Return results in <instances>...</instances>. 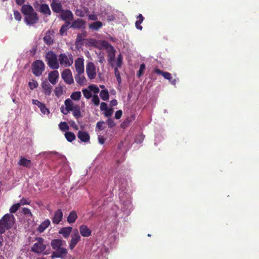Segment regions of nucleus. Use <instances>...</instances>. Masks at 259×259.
<instances>
[{
	"instance_id": "obj_25",
	"label": "nucleus",
	"mask_w": 259,
	"mask_h": 259,
	"mask_svg": "<svg viewBox=\"0 0 259 259\" xmlns=\"http://www.w3.org/2000/svg\"><path fill=\"white\" fill-rule=\"evenodd\" d=\"M102 26L103 23L101 21H99L93 22L89 25L90 29L96 31L99 30Z\"/></svg>"
},
{
	"instance_id": "obj_48",
	"label": "nucleus",
	"mask_w": 259,
	"mask_h": 259,
	"mask_svg": "<svg viewBox=\"0 0 259 259\" xmlns=\"http://www.w3.org/2000/svg\"><path fill=\"white\" fill-rule=\"evenodd\" d=\"M104 124V122L103 121L98 122L96 124V128H98L100 131L104 130V127H103Z\"/></svg>"
},
{
	"instance_id": "obj_37",
	"label": "nucleus",
	"mask_w": 259,
	"mask_h": 259,
	"mask_svg": "<svg viewBox=\"0 0 259 259\" xmlns=\"http://www.w3.org/2000/svg\"><path fill=\"white\" fill-rule=\"evenodd\" d=\"M145 69V65L144 63H142L140 65V69L138 70L137 76L138 77H140L143 74V71Z\"/></svg>"
},
{
	"instance_id": "obj_10",
	"label": "nucleus",
	"mask_w": 259,
	"mask_h": 259,
	"mask_svg": "<svg viewBox=\"0 0 259 259\" xmlns=\"http://www.w3.org/2000/svg\"><path fill=\"white\" fill-rule=\"evenodd\" d=\"M80 236L77 230H75V232L73 233L72 235V238L71 241L69 243V248L71 249L74 248V247L76 246L78 242L80 240Z\"/></svg>"
},
{
	"instance_id": "obj_29",
	"label": "nucleus",
	"mask_w": 259,
	"mask_h": 259,
	"mask_svg": "<svg viewBox=\"0 0 259 259\" xmlns=\"http://www.w3.org/2000/svg\"><path fill=\"white\" fill-rule=\"evenodd\" d=\"M63 92V85L61 84V83H59V85L57 87L55 90L54 93L55 95L57 97H60L61 95H62Z\"/></svg>"
},
{
	"instance_id": "obj_20",
	"label": "nucleus",
	"mask_w": 259,
	"mask_h": 259,
	"mask_svg": "<svg viewBox=\"0 0 259 259\" xmlns=\"http://www.w3.org/2000/svg\"><path fill=\"white\" fill-rule=\"evenodd\" d=\"M63 217V212L61 209L57 210L53 219V222L55 224H59L62 220Z\"/></svg>"
},
{
	"instance_id": "obj_60",
	"label": "nucleus",
	"mask_w": 259,
	"mask_h": 259,
	"mask_svg": "<svg viewBox=\"0 0 259 259\" xmlns=\"http://www.w3.org/2000/svg\"><path fill=\"white\" fill-rule=\"evenodd\" d=\"M72 229V228L71 227H66V237L70 233Z\"/></svg>"
},
{
	"instance_id": "obj_4",
	"label": "nucleus",
	"mask_w": 259,
	"mask_h": 259,
	"mask_svg": "<svg viewBox=\"0 0 259 259\" xmlns=\"http://www.w3.org/2000/svg\"><path fill=\"white\" fill-rule=\"evenodd\" d=\"M66 110L67 112L72 111L73 116L76 118L81 117L80 109L79 105L75 104L69 99H66Z\"/></svg>"
},
{
	"instance_id": "obj_14",
	"label": "nucleus",
	"mask_w": 259,
	"mask_h": 259,
	"mask_svg": "<svg viewBox=\"0 0 259 259\" xmlns=\"http://www.w3.org/2000/svg\"><path fill=\"white\" fill-rule=\"evenodd\" d=\"M41 87L44 94L47 96H50L53 89L52 86L47 80H45L42 82Z\"/></svg>"
},
{
	"instance_id": "obj_32",
	"label": "nucleus",
	"mask_w": 259,
	"mask_h": 259,
	"mask_svg": "<svg viewBox=\"0 0 259 259\" xmlns=\"http://www.w3.org/2000/svg\"><path fill=\"white\" fill-rule=\"evenodd\" d=\"M82 92L83 93L84 97L87 99H89L92 97V92L89 89H82Z\"/></svg>"
},
{
	"instance_id": "obj_3",
	"label": "nucleus",
	"mask_w": 259,
	"mask_h": 259,
	"mask_svg": "<svg viewBox=\"0 0 259 259\" xmlns=\"http://www.w3.org/2000/svg\"><path fill=\"white\" fill-rule=\"evenodd\" d=\"M14 216L10 213L6 214L0 220V234L4 233L6 229L11 228L14 222Z\"/></svg>"
},
{
	"instance_id": "obj_31",
	"label": "nucleus",
	"mask_w": 259,
	"mask_h": 259,
	"mask_svg": "<svg viewBox=\"0 0 259 259\" xmlns=\"http://www.w3.org/2000/svg\"><path fill=\"white\" fill-rule=\"evenodd\" d=\"M75 139L74 133L70 132H66V139L69 142H72Z\"/></svg>"
},
{
	"instance_id": "obj_51",
	"label": "nucleus",
	"mask_w": 259,
	"mask_h": 259,
	"mask_svg": "<svg viewBox=\"0 0 259 259\" xmlns=\"http://www.w3.org/2000/svg\"><path fill=\"white\" fill-rule=\"evenodd\" d=\"M122 114V111L121 110H117L115 112V118L116 119H118L121 118Z\"/></svg>"
},
{
	"instance_id": "obj_38",
	"label": "nucleus",
	"mask_w": 259,
	"mask_h": 259,
	"mask_svg": "<svg viewBox=\"0 0 259 259\" xmlns=\"http://www.w3.org/2000/svg\"><path fill=\"white\" fill-rule=\"evenodd\" d=\"M118 67H116L114 69V74L116 77L117 80L119 84L121 82V78L120 77V72L118 70Z\"/></svg>"
},
{
	"instance_id": "obj_5",
	"label": "nucleus",
	"mask_w": 259,
	"mask_h": 259,
	"mask_svg": "<svg viewBox=\"0 0 259 259\" xmlns=\"http://www.w3.org/2000/svg\"><path fill=\"white\" fill-rule=\"evenodd\" d=\"M46 59L48 66L53 69L59 68V62L57 55L52 51H49L46 54Z\"/></svg>"
},
{
	"instance_id": "obj_64",
	"label": "nucleus",
	"mask_w": 259,
	"mask_h": 259,
	"mask_svg": "<svg viewBox=\"0 0 259 259\" xmlns=\"http://www.w3.org/2000/svg\"><path fill=\"white\" fill-rule=\"evenodd\" d=\"M105 59L104 58L103 56H100L99 57V62L101 63V64H103L104 62H105Z\"/></svg>"
},
{
	"instance_id": "obj_49",
	"label": "nucleus",
	"mask_w": 259,
	"mask_h": 259,
	"mask_svg": "<svg viewBox=\"0 0 259 259\" xmlns=\"http://www.w3.org/2000/svg\"><path fill=\"white\" fill-rule=\"evenodd\" d=\"M71 174V168L69 166L67 165V161H66V178L68 176H70Z\"/></svg>"
},
{
	"instance_id": "obj_44",
	"label": "nucleus",
	"mask_w": 259,
	"mask_h": 259,
	"mask_svg": "<svg viewBox=\"0 0 259 259\" xmlns=\"http://www.w3.org/2000/svg\"><path fill=\"white\" fill-rule=\"evenodd\" d=\"M106 122H107V123L108 125V127L109 128H112V127L115 126V123L114 120L110 118H108Z\"/></svg>"
},
{
	"instance_id": "obj_7",
	"label": "nucleus",
	"mask_w": 259,
	"mask_h": 259,
	"mask_svg": "<svg viewBox=\"0 0 259 259\" xmlns=\"http://www.w3.org/2000/svg\"><path fill=\"white\" fill-rule=\"evenodd\" d=\"M45 70V64L41 60H36L32 64V71L36 76H39Z\"/></svg>"
},
{
	"instance_id": "obj_54",
	"label": "nucleus",
	"mask_w": 259,
	"mask_h": 259,
	"mask_svg": "<svg viewBox=\"0 0 259 259\" xmlns=\"http://www.w3.org/2000/svg\"><path fill=\"white\" fill-rule=\"evenodd\" d=\"M32 102L33 105H36L38 108H39L43 104V103L40 102L37 100H32Z\"/></svg>"
},
{
	"instance_id": "obj_28",
	"label": "nucleus",
	"mask_w": 259,
	"mask_h": 259,
	"mask_svg": "<svg viewBox=\"0 0 259 259\" xmlns=\"http://www.w3.org/2000/svg\"><path fill=\"white\" fill-rule=\"evenodd\" d=\"M100 97L103 101H108L109 98V92L107 89H104L100 92Z\"/></svg>"
},
{
	"instance_id": "obj_62",
	"label": "nucleus",
	"mask_w": 259,
	"mask_h": 259,
	"mask_svg": "<svg viewBox=\"0 0 259 259\" xmlns=\"http://www.w3.org/2000/svg\"><path fill=\"white\" fill-rule=\"evenodd\" d=\"M64 32H65V24H63L62 25L61 29L60 30V34L61 35H63Z\"/></svg>"
},
{
	"instance_id": "obj_53",
	"label": "nucleus",
	"mask_w": 259,
	"mask_h": 259,
	"mask_svg": "<svg viewBox=\"0 0 259 259\" xmlns=\"http://www.w3.org/2000/svg\"><path fill=\"white\" fill-rule=\"evenodd\" d=\"M22 212L26 215H31V213L30 209L27 208H23L22 209Z\"/></svg>"
},
{
	"instance_id": "obj_61",
	"label": "nucleus",
	"mask_w": 259,
	"mask_h": 259,
	"mask_svg": "<svg viewBox=\"0 0 259 259\" xmlns=\"http://www.w3.org/2000/svg\"><path fill=\"white\" fill-rule=\"evenodd\" d=\"M76 14L77 16H80V17H83L84 16V13L83 12H82V11H79V10H77L76 12Z\"/></svg>"
},
{
	"instance_id": "obj_43",
	"label": "nucleus",
	"mask_w": 259,
	"mask_h": 259,
	"mask_svg": "<svg viewBox=\"0 0 259 259\" xmlns=\"http://www.w3.org/2000/svg\"><path fill=\"white\" fill-rule=\"evenodd\" d=\"M122 63V57L121 54H119L117 57L116 65L117 67L120 68Z\"/></svg>"
},
{
	"instance_id": "obj_63",
	"label": "nucleus",
	"mask_w": 259,
	"mask_h": 259,
	"mask_svg": "<svg viewBox=\"0 0 259 259\" xmlns=\"http://www.w3.org/2000/svg\"><path fill=\"white\" fill-rule=\"evenodd\" d=\"M117 101L115 99H113L110 101V105L111 106H115L117 105Z\"/></svg>"
},
{
	"instance_id": "obj_34",
	"label": "nucleus",
	"mask_w": 259,
	"mask_h": 259,
	"mask_svg": "<svg viewBox=\"0 0 259 259\" xmlns=\"http://www.w3.org/2000/svg\"><path fill=\"white\" fill-rule=\"evenodd\" d=\"M88 89L90 90L91 92H93L95 95L98 94L99 92V89L96 84H91L88 87Z\"/></svg>"
},
{
	"instance_id": "obj_46",
	"label": "nucleus",
	"mask_w": 259,
	"mask_h": 259,
	"mask_svg": "<svg viewBox=\"0 0 259 259\" xmlns=\"http://www.w3.org/2000/svg\"><path fill=\"white\" fill-rule=\"evenodd\" d=\"M113 113V109L112 108H108L105 112V116L106 117L111 116Z\"/></svg>"
},
{
	"instance_id": "obj_47",
	"label": "nucleus",
	"mask_w": 259,
	"mask_h": 259,
	"mask_svg": "<svg viewBox=\"0 0 259 259\" xmlns=\"http://www.w3.org/2000/svg\"><path fill=\"white\" fill-rule=\"evenodd\" d=\"M14 16L15 19L17 21H20L21 20V15L20 13L17 11H14Z\"/></svg>"
},
{
	"instance_id": "obj_50",
	"label": "nucleus",
	"mask_w": 259,
	"mask_h": 259,
	"mask_svg": "<svg viewBox=\"0 0 259 259\" xmlns=\"http://www.w3.org/2000/svg\"><path fill=\"white\" fill-rule=\"evenodd\" d=\"M107 104L105 102H102L100 104V109L101 111H106L108 109Z\"/></svg>"
},
{
	"instance_id": "obj_36",
	"label": "nucleus",
	"mask_w": 259,
	"mask_h": 259,
	"mask_svg": "<svg viewBox=\"0 0 259 259\" xmlns=\"http://www.w3.org/2000/svg\"><path fill=\"white\" fill-rule=\"evenodd\" d=\"M28 85L31 90H34L38 87V83L35 80L32 79L28 82Z\"/></svg>"
},
{
	"instance_id": "obj_19",
	"label": "nucleus",
	"mask_w": 259,
	"mask_h": 259,
	"mask_svg": "<svg viewBox=\"0 0 259 259\" xmlns=\"http://www.w3.org/2000/svg\"><path fill=\"white\" fill-rule=\"evenodd\" d=\"M39 11L44 15L50 16L51 14L50 9L47 4H42L39 7Z\"/></svg>"
},
{
	"instance_id": "obj_8",
	"label": "nucleus",
	"mask_w": 259,
	"mask_h": 259,
	"mask_svg": "<svg viewBox=\"0 0 259 259\" xmlns=\"http://www.w3.org/2000/svg\"><path fill=\"white\" fill-rule=\"evenodd\" d=\"M86 72L89 79H94L96 76V68L94 63L90 62L86 66Z\"/></svg>"
},
{
	"instance_id": "obj_26",
	"label": "nucleus",
	"mask_w": 259,
	"mask_h": 259,
	"mask_svg": "<svg viewBox=\"0 0 259 259\" xmlns=\"http://www.w3.org/2000/svg\"><path fill=\"white\" fill-rule=\"evenodd\" d=\"M73 82L72 73L69 69H66V83L70 84Z\"/></svg>"
},
{
	"instance_id": "obj_52",
	"label": "nucleus",
	"mask_w": 259,
	"mask_h": 259,
	"mask_svg": "<svg viewBox=\"0 0 259 259\" xmlns=\"http://www.w3.org/2000/svg\"><path fill=\"white\" fill-rule=\"evenodd\" d=\"M73 14L70 10H66V19H72Z\"/></svg>"
},
{
	"instance_id": "obj_11",
	"label": "nucleus",
	"mask_w": 259,
	"mask_h": 259,
	"mask_svg": "<svg viewBox=\"0 0 259 259\" xmlns=\"http://www.w3.org/2000/svg\"><path fill=\"white\" fill-rule=\"evenodd\" d=\"M51 6L54 12L60 13L63 12L62 6L59 1L53 0Z\"/></svg>"
},
{
	"instance_id": "obj_21",
	"label": "nucleus",
	"mask_w": 259,
	"mask_h": 259,
	"mask_svg": "<svg viewBox=\"0 0 259 259\" xmlns=\"http://www.w3.org/2000/svg\"><path fill=\"white\" fill-rule=\"evenodd\" d=\"M50 225V221L49 219H47L43 221L38 227L37 230L40 232H43Z\"/></svg>"
},
{
	"instance_id": "obj_39",
	"label": "nucleus",
	"mask_w": 259,
	"mask_h": 259,
	"mask_svg": "<svg viewBox=\"0 0 259 259\" xmlns=\"http://www.w3.org/2000/svg\"><path fill=\"white\" fill-rule=\"evenodd\" d=\"M73 62V57L72 55H68V57L66 56V66H71Z\"/></svg>"
},
{
	"instance_id": "obj_9",
	"label": "nucleus",
	"mask_w": 259,
	"mask_h": 259,
	"mask_svg": "<svg viewBox=\"0 0 259 259\" xmlns=\"http://www.w3.org/2000/svg\"><path fill=\"white\" fill-rule=\"evenodd\" d=\"M84 60L82 58H78L75 61V69L77 73H84Z\"/></svg>"
},
{
	"instance_id": "obj_22",
	"label": "nucleus",
	"mask_w": 259,
	"mask_h": 259,
	"mask_svg": "<svg viewBox=\"0 0 259 259\" xmlns=\"http://www.w3.org/2000/svg\"><path fill=\"white\" fill-rule=\"evenodd\" d=\"M77 218L76 212L75 210L71 211L67 218V221L69 224L74 223Z\"/></svg>"
},
{
	"instance_id": "obj_55",
	"label": "nucleus",
	"mask_w": 259,
	"mask_h": 259,
	"mask_svg": "<svg viewBox=\"0 0 259 259\" xmlns=\"http://www.w3.org/2000/svg\"><path fill=\"white\" fill-rule=\"evenodd\" d=\"M19 203L20 204V205H25V204H28L29 202L27 199L23 198L20 200V202Z\"/></svg>"
},
{
	"instance_id": "obj_15",
	"label": "nucleus",
	"mask_w": 259,
	"mask_h": 259,
	"mask_svg": "<svg viewBox=\"0 0 259 259\" xmlns=\"http://www.w3.org/2000/svg\"><path fill=\"white\" fill-rule=\"evenodd\" d=\"M53 33L54 32L52 30H49L47 32L45 36L44 37V40L46 44L48 45L53 44L54 41Z\"/></svg>"
},
{
	"instance_id": "obj_12",
	"label": "nucleus",
	"mask_w": 259,
	"mask_h": 259,
	"mask_svg": "<svg viewBox=\"0 0 259 259\" xmlns=\"http://www.w3.org/2000/svg\"><path fill=\"white\" fill-rule=\"evenodd\" d=\"M85 22L81 19H77L76 20L72 22L70 27L74 29H81L84 28Z\"/></svg>"
},
{
	"instance_id": "obj_58",
	"label": "nucleus",
	"mask_w": 259,
	"mask_h": 259,
	"mask_svg": "<svg viewBox=\"0 0 259 259\" xmlns=\"http://www.w3.org/2000/svg\"><path fill=\"white\" fill-rule=\"evenodd\" d=\"M64 59H65V54H61L60 55L59 59L60 63L61 64H63L64 63Z\"/></svg>"
},
{
	"instance_id": "obj_27",
	"label": "nucleus",
	"mask_w": 259,
	"mask_h": 259,
	"mask_svg": "<svg viewBox=\"0 0 259 259\" xmlns=\"http://www.w3.org/2000/svg\"><path fill=\"white\" fill-rule=\"evenodd\" d=\"M137 19H138L136 23H135V26L136 27L139 29L141 30L143 28L142 26L141 25V23L144 20V17L142 16V14H140L137 17Z\"/></svg>"
},
{
	"instance_id": "obj_16",
	"label": "nucleus",
	"mask_w": 259,
	"mask_h": 259,
	"mask_svg": "<svg viewBox=\"0 0 259 259\" xmlns=\"http://www.w3.org/2000/svg\"><path fill=\"white\" fill-rule=\"evenodd\" d=\"M77 137L83 142H88L90 139L89 134L86 132L81 131H79L78 132Z\"/></svg>"
},
{
	"instance_id": "obj_40",
	"label": "nucleus",
	"mask_w": 259,
	"mask_h": 259,
	"mask_svg": "<svg viewBox=\"0 0 259 259\" xmlns=\"http://www.w3.org/2000/svg\"><path fill=\"white\" fill-rule=\"evenodd\" d=\"M41 112L44 115H48L49 114V110L46 107L45 105L43 104L39 108Z\"/></svg>"
},
{
	"instance_id": "obj_30",
	"label": "nucleus",
	"mask_w": 259,
	"mask_h": 259,
	"mask_svg": "<svg viewBox=\"0 0 259 259\" xmlns=\"http://www.w3.org/2000/svg\"><path fill=\"white\" fill-rule=\"evenodd\" d=\"M132 117L126 118L120 124L121 127L125 128L127 127L132 122Z\"/></svg>"
},
{
	"instance_id": "obj_35",
	"label": "nucleus",
	"mask_w": 259,
	"mask_h": 259,
	"mask_svg": "<svg viewBox=\"0 0 259 259\" xmlns=\"http://www.w3.org/2000/svg\"><path fill=\"white\" fill-rule=\"evenodd\" d=\"M87 35V33L85 31L82 32L81 33L78 34L76 38V42H81L83 40V38L85 37Z\"/></svg>"
},
{
	"instance_id": "obj_45",
	"label": "nucleus",
	"mask_w": 259,
	"mask_h": 259,
	"mask_svg": "<svg viewBox=\"0 0 259 259\" xmlns=\"http://www.w3.org/2000/svg\"><path fill=\"white\" fill-rule=\"evenodd\" d=\"M43 154L47 157H51L53 155H57V153L56 152H44L43 153H40V155Z\"/></svg>"
},
{
	"instance_id": "obj_13",
	"label": "nucleus",
	"mask_w": 259,
	"mask_h": 259,
	"mask_svg": "<svg viewBox=\"0 0 259 259\" xmlns=\"http://www.w3.org/2000/svg\"><path fill=\"white\" fill-rule=\"evenodd\" d=\"M59 72L57 70L51 71L49 73V80L52 84H55L59 77Z\"/></svg>"
},
{
	"instance_id": "obj_41",
	"label": "nucleus",
	"mask_w": 259,
	"mask_h": 259,
	"mask_svg": "<svg viewBox=\"0 0 259 259\" xmlns=\"http://www.w3.org/2000/svg\"><path fill=\"white\" fill-rule=\"evenodd\" d=\"M20 207L19 203H16L13 204L10 209V211L11 213H15L17 211L18 208Z\"/></svg>"
},
{
	"instance_id": "obj_2",
	"label": "nucleus",
	"mask_w": 259,
	"mask_h": 259,
	"mask_svg": "<svg viewBox=\"0 0 259 259\" xmlns=\"http://www.w3.org/2000/svg\"><path fill=\"white\" fill-rule=\"evenodd\" d=\"M51 245L54 250L52 257H62L65 254V248L63 247V240L60 239H53L51 241Z\"/></svg>"
},
{
	"instance_id": "obj_33",
	"label": "nucleus",
	"mask_w": 259,
	"mask_h": 259,
	"mask_svg": "<svg viewBox=\"0 0 259 259\" xmlns=\"http://www.w3.org/2000/svg\"><path fill=\"white\" fill-rule=\"evenodd\" d=\"M81 93L79 91L74 92L71 95V98L72 100L78 101L80 99Z\"/></svg>"
},
{
	"instance_id": "obj_57",
	"label": "nucleus",
	"mask_w": 259,
	"mask_h": 259,
	"mask_svg": "<svg viewBox=\"0 0 259 259\" xmlns=\"http://www.w3.org/2000/svg\"><path fill=\"white\" fill-rule=\"evenodd\" d=\"M89 18L90 20L96 21L98 20V16L96 14H91L89 16Z\"/></svg>"
},
{
	"instance_id": "obj_6",
	"label": "nucleus",
	"mask_w": 259,
	"mask_h": 259,
	"mask_svg": "<svg viewBox=\"0 0 259 259\" xmlns=\"http://www.w3.org/2000/svg\"><path fill=\"white\" fill-rule=\"evenodd\" d=\"M36 242L31 247V251L36 253H42L46 248L45 240L43 238L37 237L36 238Z\"/></svg>"
},
{
	"instance_id": "obj_17",
	"label": "nucleus",
	"mask_w": 259,
	"mask_h": 259,
	"mask_svg": "<svg viewBox=\"0 0 259 259\" xmlns=\"http://www.w3.org/2000/svg\"><path fill=\"white\" fill-rule=\"evenodd\" d=\"M80 234L83 237H89L91 235V230L86 226L81 225L79 227Z\"/></svg>"
},
{
	"instance_id": "obj_56",
	"label": "nucleus",
	"mask_w": 259,
	"mask_h": 259,
	"mask_svg": "<svg viewBox=\"0 0 259 259\" xmlns=\"http://www.w3.org/2000/svg\"><path fill=\"white\" fill-rule=\"evenodd\" d=\"M98 141L101 144H103L105 142V139L102 136H98Z\"/></svg>"
},
{
	"instance_id": "obj_59",
	"label": "nucleus",
	"mask_w": 259,
	"mask_h": 259,
	"mask_svg": "<svg viewBox=\"0 0 259 259\" xmlns=\"http://www.w3.org/2000/svg\"><path fill=\"white\" fill-rule=\"evenodd\" d=\"M60 129L62 132H65V121L61 122L59 125Z\"/></svg>"
},
{
	"instance_id": "obj_18",
	"label": "nucleus",
	"mask_w": 259,
	"mask_h": 259,
	"mask_svg": "<svg viewBox=\"0 0 259 259\" xmlns=\"http://www.w3.org/2000/svg\"><path fill=\"white\" fill-rule=\"evenodd\" d=\"M153 71L156 73L161 75L165 79H166L169 81H170L172 79L171 74L168 72L163 71L158 68H155Z\"/></svg>"
},
{
	"instance_id": "obj_24",
	"label": "nucleus",
	"mask_w": 259,
	"mask_h": 259,
	"mask_svg": "<svg viewBox=\"0 0 259 259\" xmlns=\"http://www.w3.org/2000/svg\"><path fill=\"white\" fill-rule=\"evenodd\" d=\"M18 164L21 166L29 168L31 166V161L24 157H21L18 162Z\"/></svg>"
},
{
	"instance_id": "obj_1",
	"label": "nucleus",
	"mask_w": 259,
	"mask_h": 259,
	"mask_svg": "<svg viewBox=\"0 0 259 259\" xmlns=\"http://www.w3.org/2000/svg\"><path fill=\"white\" fill-rule=\"evenodd\" d=\"M21 11L25 17V22L27 25H33L38 21L37 14L31 6L24 5L22 6Z\"/></svg>"
},
{
	"instance_id": "obj_42",
	"label": "nucleus",
	"mask_w": 259,
	"mask_h": 259,
	"mask_svg": "<svg viewBox=\"0 0 259 259\" xmlns=\"http://www.w3.org/2000/svg\"><path fill=\"white\" fill-rule=\"evenodd\" d=\"M92 102L95 106H98L100 104V100L97 95H94L92 98Z\"/></svg>"
},
{
	"instance_id": "obj_23",
	"label": "nucleus",
	"mask_w": 259,
	"mask_h": 259,
	"mask_svg": "<svg viewBox=\"0 0 259 259\" xmlns=\"http://www.w3.org/2000/svg\"><path fill=\"white\" fill-rule=\"evenodd\" d=\"M75 79L77 83L80 85H83L87 82V80L83 73H77L75 77Z\"/></svg>"
}]
</instances>
